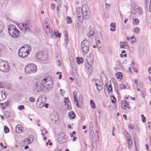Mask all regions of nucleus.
Masks as SVG:
<instances>
[{
  "label": "nucleus",
  "mask_w": 151,
  "mask_h": 151,
  "mask_svg": "<svg viewBox=\"0 0 151 151\" xmlns=\"http://www.w3.org/2000/svg\"><path fill=\"white\" fill-rule=\"evenodd\" d=\"M110 99L111 102L113 104H115L116 103V100L114 96H111L110 97Z\"/></svg>",
  "instance_id": "nucleus-26"
},
{
  "label": "nucleus",
  "mask_w": 151,
  "mask_h": 151,
  "mask_svg": "<svg viewBox=\"0 0 151 151\" xmlns=\"http://www.w3.org/2000/svg\"><path fill=\"white\" fill-rule=\"evenodd\" d=\"M36 57L40 60L45 61L47 59L48 55L46 52L41 51L37 53Z\"/></svg>",
  "instance_id": "nucleus-7"
},
{
  "label": "nucleus",
  "mask_w": 151,
  "mask_h": 151,
  "mask_svg": "<svg viewBox=\"0 0 151 151\" xmlns=\"http://www.w3.org/2000/svg\"><path fill=\"white\" fill-rule=\"evenodd\" d=\"M87 61L88 63L90 66L92 65L93 61V59L92 58L88 57L87 58Z\"/></svg>",
  "instance_id": "nucleus-20"
},
{
  "label": "nucleus",
  "mask_w": 151,
  "mask_h": 151,
  "mask_svg": "<svg viewBox=\"0 0 151 151\" xmlns=\"http://www.w3.org/2000/svg\"><path fill=\"white\" fill-rule=\"evenodd\" d=\"M127 40H131V39H130V38H129V37H127Z\"/></svg>",
  "instance_id": "nucleus-64"
},
{
  "label": "nucleus",
  "mask_w": 151,
  "mask_h": 151,
  "mask_svg": "<svg viewBox=\"0 0 151 151\" xmlns=\"http://www.w3.org/2000/svg\"><path fill=\"white\" fill-rule=\"evenodd\" d=\"M37 70L36 66L32 63L28 64L25 68V71L27 74L35 73Z\"/></svg>",
  "instance_id": "nucleus-5"
},
{
  "label": "nucleus",
  "mask_w": 151,
  "mask_h": 151,
  "mask_svg": "<svg viewBox=\"0 0 151 151\" xmlns=\"http://www.w3.org/2000/svg\"><path fill=\"white\" fill-rule=\"evenodd\" d=\"M130 99L131 100H135V99L134 97H130Z\"/></svg>",
  "instance_id": "nucleus-56"
},
{
  "label": "nucleus",
  "mask_w": 151,
  "mask_h": 151,
  "mask_svg": "<svg viewBox=\"0 0 151 151\" xmlns=\"http://www.w3.org/2000/svg\"><path fill=\"white\" fill-rule=\"evenodd\" d=\"M43 27H44V29H48V27L47 25H46L45 26H44Z\"/></svg>",
  "instance_id": "nucleus-54"
},
{
  "label": "nucleus",
  "mask_w": 151,
  "mask_h": 151,
  "mask_svg": "<svg viewBox=\"0 0 151 151\" xmlns=\"http://www.w3.org/2000/svg\"><path fill=\"white\" fill-rule=\"evenodd\" d=\"M128 19H125L124 21V22L125 23H127V22L128 21Z\"/></svg>",
  "instance_id": "nucleus-62"
},
{
  "label": "nucleus",
  "mask_w": 151,
  "mask_h": 151,
  "mask_svg": "<svg viewBox=\"0 0 151 151\" xmlns=\"http://www.w3.org/2000/svg\"><path fill=\"white\" fill-rule=\"evenodd\" d=\"M135 83L137 85H137V83H138V81L137 80H135L134 81Z\"/></svg>",
  "instance_id": "nucleus-57"
},
{
  "label": "nucleus",
  "mask_w": 151,
  "mask_h": 151,
  "mask_svg": "<svg viewBox=\"0 0 151 151\" xmlns=\"http://www.w3.org/2000/svg\"><path fill=\"white\" fill-rule=\"evenodd\" d=\"M24 108V106L23 105H21L18 107V109L19 110H21L22 109H23Z\"/></svg>",
  "instance_id": "nucleus-43"
},
{
  "label": "nucleus",
  "mask_w": 151,
  "mask_h": 151,
  "mask_svg": "<svg viewBox=\"0 0 151 151\" xmlns=\"http://www.w3.org/2000/svg\"><path fill=\"white\" fill-rule=\"evenodd\" d=\"M31 50V47L28 45H25L22 47L19 51V55L22 58L27 57Z\"/></svg>",
  "instance_id": "nucleus-1"
},
{
  "label": "nucleus",
  "mask_w": 151,
  "mask_h": 151,
  "mask_svg": "<svg viewBox=\"0 0 151 151\" xmlns=\"http://www.w3.org/2000/svg\"><path fill=\"white\" fill-rule=\"evenodd\" d=\"M76 137H74L73 138V141H75L76 140Z\"/></svg>",
  "instance_id": "nucleus-61"
},
{
  "label": "nucleus",
  "mask_w": 151,
  "mask_h": 151,
  "mask_svg": "<svg viewBox=\"0 0 151 151\" xmlns=\"http://www.w3.org/2000/svg\"><path fill=\"white\" fill-rule=\"evenodd\" d=\"M48 104H45V105H44V106H45V107L47 108L48 107Z\"/></svg>",
  "instance_id": "nucleus-55"
},
{
  "label": "nucleus",
  "mask_w": 151,
  "mask_h": 151,
  "mask_svg": "<svg viewBox=\"0 0 151 151\" xmlns=\"http://www.w3.org/2000/svg\"><path fill=\"white\" fill-rule=\"evenodd\" d=\"M127 134V135L126 136V138L127 139L128 141V147L129 148H130L131 147L132 145V142L130 140V135L128 134L127 132H125L124 133V134ZM126 135V134H125Z\"/></svg>",
  "instance_id": "nucleus-19"
},
{
  "label": "nucleus",
  "mask_w": 151,
  "mask_h": 151,
  "mask_svg": "<svg viewBox=\"0 0 151 151\" xmlns=\"http://www.w3.org/2000/svg\"><path fill=\"white\" fill-rule=\"evenodd\" d=\"M34 88L35 90L38 92H40L45 88L43 84H42V82L41 83L39 80H36L34 84Z\"/></svg>",
  "instance_id": "nucleus-9"
},
{
  "label": "nucleus",
  "mask_w": 151,
  "mask_h": 151,
  "mask_svg": "<svg viewBox=\"0 0 151 151\" xmlns=\"http://www.w3.org/2000/svg\"><path fill=\"white\" fill-rule=\"evenodd\" d=\"M116 76L118 78L121 79L122 78V73L120 72H118L116 74Z\"/></svg>",
  "instance_id": "nucleus-29"
},
{
  "label": "nucleus",
  "mask_w": 151,
  "mask_h": 151,
  "mask_svg": "<svg viewBox=\"0 0 151 151\" xmlns=\"http://www.w3.org/2000/svg\"><path fill=\"white\" fill-rule=\"evenodd\" d=\"M77 93L76 91H74L73 94L74 99V102L77 107H80L81 104L82 103V95H80V98L78 100L77 97Z\"/></svg>",
  "instance_id": "nucleus-11"
},
{
  "label": "nucleus",
  "mask_w": 151,
  "mask_h": 151,
  "mask_svg": "<svg viewBox=\"0 0 151 151\" xmlns=\"http://www.w3.org/2000/svg\"><path fill=\"white\" fill-rule=\"evenodd\" d=\"M133 125H129V128L130 129H132L133 128Z\"/></svg>",
  "instance_id": "nucleus-49"
},
{
  "label": "nucleus",
  "mask_w": 151,
  "mask_h": 151,
  "mask_svg": "<svg viewBox=\"0 0 151 151\" xmlns=\"http://www.w3.org/2000/svg\"><path fill=\"white\" fill-rule=\"evenodd\" d=\"M57 9L58 11L60 10L58 6L57 7Z\"/></svg>",
  "instance_id": "nucleus-63"
},
{
  "label": "nucleus",
  "mask_w": 151,
  "mask_h": 151,
  "mask_svg": "<svg viewBox=\"0 0 151 151\" xmlns=\"http://www.w3.org/2000/svg\"><path fill=\"white\" fill-rule=\"evenodd\" d=\"M42 83L46 88L51 87L53 85L52 80L50 77L48 76L45 77L42 81Z\"/></svg>",
  "instance_id": "nucleus-4"
},
{
  "label": "nucleus",
  "mask_w": 151,
  "mask_h": 151,
  "mask_svg": "<svg viewBox=\"0 0 151 151\" xmlns=\"http://www.w3.org/2000/svg\"><path fill=\"white\" fill-rule=\"evenodd\" d=\"M29 101H30L32 102H34L35 101V99L32 97H31L29 99Z\"/></svg>",
  "instance_id": "nucleus-47"
},
{
  "label": "nucleus",
  "mask_w": 151,
  "mask_h": 151,
  "mask_svg": "<svg viewBox=\"0 0 151 151\" xmlns=\"http://www.w3.org/2000/svg\"><path fill=\"white\" fill-rule=\"evenodd\" d=\"M0 145L1 146V147L2 148H6V146H4V147H3V144L2 143H0Z\"/></svg>",
  "instance_id": "nucleus-50"
},
{
  "label": "nucleus",
  "mask_w": 151,
  "mask_h": 151,
  "mask_svg": "<svg viewBox=\"0 0 151 151\" xmlns=\"http://www.w3.org/2000/svg\"><path fill=\"white\" fill-rule=\"evenodd\" d=\"M130 39H131V40L133 39V40H132L131 41V42L132 43H134V42H136V39L135 38V36H134L130 38Z\"/></svg>",
  "instance_id": "nucleus-35"
},
{
  "label": "nucleus",
  "mask_w": 151,
  "mask_h": 151,
  "mask_svg": "<svg viewBox=\"0 0 151 151\" xmlns=\"http://www.w3.org/2000/svg\"><path fill=\"white\" fill-rule=\"evenodd\" d=\"M15 130L16 132L18 133H22L24 132L23 127L20 125H18L17 126Z\"/></svg>",
  "instance_id": "nucleus-15"
},
{
  "label": "nucleus",
  "mask_w": 151,
  "mask_h": 151,
  "mask_svg": "<svg viewBox=\"0 0 151 151\" xmlns=\"http://www.w3.org/2000/svg\"><path fill=\"white\" fill-rule=\"evenodd\" d=\"M122 107L124 109H126L127 108H129V104L125 100H123L122 101Z\"/></svg>",
  "instance_id": "nucleus-18"
},
{
  "label": "nucleus",
  "mask_w": 151,
  "mask_h": 151,
  "mask_svg": "<svg viewBox=\"0 0 151 151\" xmlns=\"http://www.w3.org/2000/svg\"><path fill=\"white\" fill-rule=\"evenodd\" d=\"M1 117L2 119H4V116L2 115H1Z\"/></svg>",
  "instance_id": "nucleus-60"
},
{
  "label": "nucleus",
  "mask_w": 151,
  "mask_h": 151,
  "mask_svg": "<svg viewBox=\"0 0 151 151\" xmlns=\"http://www.w3.org/2000/svg\"><path fill=\"white\" fill-rule=\"evenodd\" d=\"M46 99L44 96H39L36 101V105L37 107L40 108L43 107L46 102Z\"/></svg>",
  "instance_id": "nucleus-10"
},
{
  "label": "nucleus",
  "mask_w": 151,
  "mask_h": 151,
  "mask_svg": "<svg viewBox=\"0 0 151 151\" xmlns=\"http://www.w3.org/2000/svg\"><path fill=\"white\" fill-rule=\"evenodd\" d=\"M146 149L147 150H148L149 149V147H148V146L147 145H146Z\"/></svg>",
  "instance_id": "nucleus-59"
},
{
  "label": "nucleus",
  "mask_w": 151,
  "mask_h": 151,
  "mask_svg": "<svg viewBox=\"0 0 151 151\" xmlns=\"http://www.w3.org/2000/svg\"><path fill=\"white\" fill-rule=\"evenodd\" d=\"M0 70L4 72L9 70V67L7 62L0 60Z\"/></svg>",
  "instance_id": "nucleus-6"
},
{
  "label": "nucleus",
  "mask_w": 151,
  "mask_h": 151,
  "mask_svg": "<svg viewBox=\"0 0 151 151\" xmlns=\"http://www.w3.org/2000/svg\"><path fill=\"white\" fill-rule=\"evenodd\" d=\"M1 105H3L4 106H7L8 105H9V102L7 101L4 103H1Z\"/></svg>",
  "instance_id": "nucleus-40"
},
{
  "label": "nucleus",
  "mask_w": 151,
  "mask_h": 151,
  "mask_svg": "<svg viewBox=\"0 0 151 151\" xmlns=\"http://www.w3.org/2000/svg\"><path fill=\"white\" fill-rule=\"evenodd\" d=\"M125 51L124 50H123L122 51V54L120 55V56L121 57H126L127 56V54L125 53Z\"/></svg>",
  "instance_id": "nucleus-32"
},
{
  "label": "nucleus",
  "mask_w": 151,
  "mask_h": 151,
  "mask_svg": "<svg viewBox=\"0 0 151 151\" xmlns=\"http://www.w3.org/2000/svg\"><path fill=\"white\" fill-rule=\"evenodd\" d=\"M65 105L68 110H70L71 109L72 107L70 102H68V103H66Z\"/></svg>",
  "instance_id": "nucleus-25"
},
{
  "label": "nucleus",
  "mask_w": 151,
  "mask_h": 151,
  "mask_svg": "<svg viewBox=\"0 0 151 151\" xmlns=\"http://www.w3.org/2000/svg\"><path fill=\"white\" fill-rule=\"evenodd\" d=\"M107 90H105V93L106 96L108 97L112 93V88L111 85L107 86Z\"/></svg>",
  "instance_id": "nucleus-13"
},
{
  "label": "nucleus",
  "mask_w": 151,
  "mask_h": 151,
  "mask_svg": "<svg viewBox=\"0 0 151 151\" xmlns=\"http://www.w3.org/2000/svg\"><path fill=\"white\" fill-rule=\"evenodd\" d=\"M76 116L74 112L72 111H70L68 114V117L70 119H74Z\"/></svg>",
  "instance_id": "nucleus-21"
},
{
  "label": "nucleus",
  "mask_w": 151,
  "mask_h": 151,
  "mask_svg": "<svg viewBox=\"0 0 151 151\" xmlns=\"http://www.w3.org/2000/svg\"><path fill=\"white\" fill-rule=\"evenodd\" d=\"M55 35L56 36L59 38L60 37L61 34H60L57 31H54Z\"/></svg>",
  "instance_id": "nucleus-34"
},
{
  "label": "nucleus",
  "mask_w": 151,
  "mask_h": 151,
  "mask_svg": "<svg viewBox=\"0 0 151 151\" xmlns=\"http://www.w3.org/2000/svg\"><path fill=\"white\" fill-rule=\"evenodd\" d=\"M76 61L79 64L83 63V60L82 58L77 57L76 58Z\"/></svg>",
  "instance_id": "nucleus-24"
},
{
  "label": "nucleus",
  "mask_w": 151,
  "mask_h": 151,
  "mask_svg": "<svg viewBox=\"0 0 151 151\" xmlns=\"http://www.w3.org/2000/svg\"><path fill=\"white\" fill-rule=\"evenodd\" d=\"M64 35L65 36V38L67 39L68 37V33L67 32L65 31L63 32Z\"/></svg>",
  "instance_id": "nucleus-44"
},
{
  "label": "nucleus",
  "mask_w": 151,
  "mask_h": 151,
  "mask_svg": "<svg viewBox=\"0 0 151 151\" xmlns=\"http://www.w3.org/2000/svg\"><path fill=\"white\" fill-rule=\"evenodd\" d=\"M64 103H65V104H66V103H68V102H70L68 98H65L64 99Z\"/></svg>",
  "instance_id": "nucleus-41"
},
{
  "label": "nucleus",
  "mask_w": 151,
  "mask_h": 151,
  "mask_svg": "<svg viewBox=\"0 0 151 151\" xmlns=\"http://www.w3.org/2000/svg\"><path fill=\"white\" fill-rule=\"evenodd\" d=\"M34 139L33 135H30L27 138L25 139L24 142H26L27 144H29L32 142Z\"/></svg>",
  "instance_id": "nucleus-16"
},
{
  "label": "nucleus",
  "mask_w": 151,
  "mask_h": 151,
  "mask_svg": "<svg viewBox=\"0 0 151 151\" xmlns=\"http://www.w3.org/2000/svg\"><path fill=\"white\" fill-rule=\"evenodd\" d=\"M89 44L86 40H84L81 44V47L83 52L85 53H87L89 50Z\"/></svg>",
  "instance_id": "nucleus-8"
},
{
  "label": "nucleus",
  "mask_w": 151,
  "mask_h": 151,
  "mask_svg": "<svg viewBox=\"0 0 151 151\" xmlns=\"http://www.w3.org/2000/svg\"><path fill=\"white\" fill-rule=\"evenodd\" d=\"M133 23L135 24H137L139 22V20L138 19H134L133 20Z\"/></svg>",
  "instance_id": "nucleus-33"
},
{
  "label": "nucleus",
  "mask_w": 151,
  "mask_h": 151,
  "mask_svg": "<svg viewBox=\"0 0 151 151\" xmlns=\"http://www.w3.org/2000/svg\"><path fill=\"white\" fill-rule=\"evenodd\" d=\"M51 8L52 9H55V5L54 4H52L50 6Z\"/></svg>",
  "instance_id": "nucleus-45"
},
{
  "label": "nucleus",
  "mask_w": 151,
  "mask_h": 151,
  "mask_svg": "<svg viewBox=\"0 0 151 151\" xmlns=\"http://www.w3.org/2000/svg\"><path fill=\"white\" fill-rule=\"evenodd\" d=\"M3 93H0V101H2L5 99V95H4V96H3Z\"/></svg>",
  "instance_id": "nucleus-28"
},
{
  "label": "nucleus",
  "mask_w": 151,
  "mask_h": 151,
  "mask_svg": "<svg viewBox=\"0 0 151 151\" xmlns=\"http://www.w3.org/2000/svg\"><path fill=\"white\" fill-rule=\"evenodd\" d=\"M90 105L91 107L93 109H95L96 108V106L95 105V104L93 101L92 100H91L90 101Z\"/></svg>",
  "instance_id": "nucleus-27"
},
{
  "label": "nucleus",
  "mask_w": 151,
  "mask_h": 151,
  "mask_svg": "<svg viewBox=\"0 0 151 151\" xmlns=\"http://www.w3.org/2000/svg\"><path fill=\"white\" fill-rule=\"evenodd\" d=\"M81 10V13L87 12L88 13V12H90V11L88 7L86 5H83L82 6V9Z\"/></svg>",
  "instance_id": "nucleus-14"
},
{
  "label": "nucleus",
  "mask_w": 151,
  "mask_h": 151,
  "mask_svg": "<svg viewBox=\"0 0 151 151\" xmlns=\"http://www.w3.org/2000/svg\"><path fill=\"white\" fill-rule=\"evenodd\" d=\"M115 25L116 24L115 23L112 22L111 23L110 25V26L111 27L110 29V30L111 31H115V28L116 27Z\"/></svg>",
  "instance_id": "nucleus-23"
},
{
  "label": "nucleus",
  "mask_w": 151,
  "mask_h": 151,
  "mask_svg": "<svg viewBox=\"0 0 151 151\" xmlns=\"http://www.w3.org/2000/svg\"><path fill=\"white\" fill-rule=\"evenodd\" d=\"M123 116L124 117V119H125V120H127V116L126 115H125V114H124L123 115Z\"/></svg>",
  "instance_id": "nucleus-52"
},
{
  "label": "nucleus",
  "mask_w": 151,
  "mask_h": 151,
  "mask_svg": "<svg viewBox=\"0 0 151 151\" xmlns=\"http://www.w3.org/2000/svg\"><path fill=\"white\" fill-rule=\"evenodd\" d=\"M127 45V43L126 42H121V45L120 46V47L121 48H123L125 46H126Z\"/></svg>",
  "instance_id": "nucleus-31"
},
{
  "label": "nucleus",
  "mask_w": 151,
  "mask_h": 151,
  "mask_svg": "<svg viewBox=\"0 0 151 151\" xmlns=\"http://www.w3.org/2000/svg\"><path fill=\"white\" fill-rule=\"evenodd\" d=\"M28 148H29V147L28 146H26L25 147L24 149H26Z\"/></svg>",
  "instance_id": "nucleus-58"
},
{
  "label": "nucleus",
  "mask_w": 151,
  "mask_h": 151,
  "mask_svg": "<svg viewBox=\"0 0 151 151\" xmlns=\"http://www.w3.org/2000/svg\"><path fill=\"white\" fill-rule=\"evenodd\" d=\"M67 22L68 23H70L71 22V19L70 17H68L67 18Z\"/></svg>",
  "instance_id": "nucleus-39"
},
{
  "label": "nucleus",
  "mask_w": 151,
  "mask_h": 151,
  "mask_svg": "<svg viewBox=\"0 0 151 151\" xmlns=\"http://www.w3.org/2000/svg\"><path fill=\"white\" fill-rule=\"evenodd\" d=\"M47 132L44 129L42 131V134L43 136L45 135V134H47Z\"/></svg>",
  "instance_id": "nucleus-42"
},
{
  "label": "nucleus",
  "mask_w": 151,
  "mask_h": 151,
  "mask_svg": "<svg viewBox=\"0 0 151 151\" xmlns=\"http://www.w3.org/2000/svg\"><path fill=\"white\" fill-rule=\"evenodd\" d=\"M150 11L151 12V1H150Z\"/></svg>",
  "instance_id": "nucleus-53"
},
{
  "label": "nucleus",
  "mask_w": 151,
  "mask_h": 151,
  "mask_svg": "<svg viewBox=\"0 0 151 151\" xmlns=\"http://www.w3.org/2000/svg\"><path fill=\"white\" fill-rule=\"evenodd\" d=\"M94 34V33L93 31H91L88 34V36L89 37H91L93 36Z\"/></svg>",
  "instance_id": "nucleus-37"
},
{
  "label": "nucleus",
  "mask_w": 151,
  "mask_h": 151,
  "mask_svg": "<svg viewBox=\"0 0 151 151\" xmlns=\"http://www.w3.org/2000/svg\"><path fill=\"white\" fill-rule=\"evenodd\" d=\"M4 131L6 133H8L9 132V129L6 126H5L4 127Z\"/></svg>",
  "instance_id": "nucleus-36"
},
{
  "label": "nucleus",
  "mask_w": 151,
  "mask_h": 151,
  "mask_svg": "<svg viewBox=\"0 0 151 151\" xmlns=\"http://www.w3.org/2000/svg\"><path fill=\"white\" fill-rule=\"evenodd\" d=\"M10 35L14 38L17 37L19 34V31L15 26L11 25L9 29Z\"/></svg>",
  "instance_id": "nucleus-3"
},
{
  "label": "nucleus",
  "mask_w": 151,
  "mask_h": 151,
  "mask_svg": "<svg viewBox=\"0 0 151 151\" xmlns=\"http://www.w3.org/2000/svg\"><path fill=\"white\" fill-rule=\"evenodd\" d=\"M97 88L98 90H100L102 88V83L101 82H99V83H97L96 84Z\"/></svg>",
  "instance_id": "nucleus-22"
},
{
  "label": "nucleus",
  "mask_w": 151,
  "mask_h": 151,
  "mask_svg": "<svg viewBox=\"0 0 151 151\" xmlns=\"http://www.w3.org/2000/svg\"><path fill=\"white\" fill-rule=\"evenodd\" d=\"M77 14L79 20L80 22H82L83 21V18L86 19H88L91 15V12L81 13V9L78 8L77 9Z\"/></svg>",
  "instance_id": "nucleus-2"
},
{
  "label": "nucleus",
  "mask_w": 151,
  "mask_h": 151,
  "mask_svg": "<svg viewBox=\"0 0 151 151\" xmlns=\"http://www.w3.org/2000/svg\"><path fill=\"white\" fill-rule=\"evenodd\" d=\"M7 51V48L3 45L0 44V54L6 53Z\"/></svg>",
  "instance_id": "nucleus-17"
},
{
  "label": "nucleus",
  "mask_w": 151,
  "mask_h": 151,
  "mask_svg": "<svg viewBox=\"0 0 151 151\" xmlns=\"http://www.w3.org/2000/svg\"><path fill=\"white\" fill-rule=\"evenodd\" d=\"M148 72L150 73L151 74V67L149 68L148 69Z\"/></svg>",
  "instance_id": "nucleus-51"
},
{
  "label": "nucleus",
  "mask_w": 151,
  "mask_h": 151,
  "mask_svg": "<svg viewBox=\"0 0 151 151\" xmlns=\"http://www.w3.org/2000/svg\"><path fill=\"white\" fill-rule=\"evenodd\" d=\"M120 87L121 89H123L125 88V86L123 84H121L120 86Z\"/></svg>",
  "instance_id": "nucleus-48"
},
{
  "label": "nucleus",
  "mask_w": 151,
  "mask_h": 151,
  "mask_svg": "<svg viewBox=\"0 0 151 151\" xmlns=\"http://www.w3.org/2000/svg\"><path fill=\"white\" fill-rule=\"evenodd\" d=\"M141 117L142 118V121L143 123H145L146 121V118L144 116V115L143 114L141 115Z\"/></svg>",
  "instance_id": "nucleus-38"
},
{
  "label": "nucleus",
  "mask_w": 151,
  "mask_h": 151,
  "mask_svg": "<svg viewBox=\"0 0 151 151\" xmlns=\"http://www.w3.org/2000/svg\"><path fill=\"white\" fill-rule=\"evenodd\" d=\"M30 27V24L28 21L19 24V27L21 30L24 31L29 30Z\"/></svg>",
  "instance_id": "nucleus-12"
},
{
  "label": "nucleus",
  "mask_w": 151,
  "mask_h": 151,
  "mask_svg": "<svg viewBox=\"0 0 151 151\" xmlns=\"http://www.w3.org/2000/svg\"><path fill=\"white\" fill-rule=\"evenodd\" d=\"M59 73H60V74H59V76L58 78H59V79H61V78H62V75L61 74V72L60 73H59V72H57L56 73V74H58Z\"/></svg>",
  "instance_id": "nucleus-46"
},
{
  "label": "nucleus",
  "mask_w": 151,
  "mask_h": 151,
  "mask_svg": "<svg viewBox=\"0 0 151 151\" xmlns=\"http://www.w3.org/2000/svg\"><path fill=\"white\" fill-rule=\"evenodd\" d=\"M139 29L138 27H135L133 29V32L134 33H139Z\"/></svg>",
  "instance_id": "nucleus-30"
}]
</instances>
